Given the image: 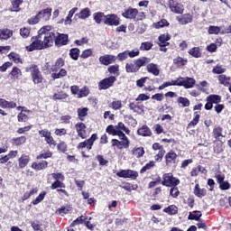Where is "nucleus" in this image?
Segmentation results:
<instances>
[{"label":"nucleus","mask_w":231,"mask_h":231,"mask_svg":"<svg viewBox=\"0 0 231 231\" xmlns=\"http://www.w3.org/2000/svg\"><path fill=\"white\" fill-rule=\"evenodd\" d=\"M88 111H89V109H88V107L78 109V116H79V120H81V122L84 121V116H88Z\"/></svg>","instance_id":"46"},{"label":"nucleus","mask_w":231,"mask_h":231,"mask_svg":"<svg viewBox=\"0 0 231 231\" xmlns=\"http://www.w3.org/2000/svg\"><path fill=\"white\" fill-rule=\"evenodd\" d=\"M162 180L164 187H177V185H180V180L176 179L172 173H165Z\"/></svg>","instance_id":"5"},{"label":"nucleus","mask_w":231,"mask_h":231,"mask_svg":"<svg viewBox=\"0 0 231 231\" xmlns=\"http://www.w3.org/2000/svg\"><path fill=\"white\" fill-rule=\"evenodd\" d=\"M30 27H23L20 29V35L23 39H28L30 37Z\"/></svg>","instance_id":"51"},{"label":"nucleus","mask_w":231,"mask_h":231,"mask_svg":"<svg viewBox=\"0 0 231 231\" xmlns=\"http://www.w3.org/2000/svg\"><path fill=\"white\" fill-rule=\"evenodd\" d=\"M208 102H211V104H219V102H221V96L210 95L208 97Z\"/></svg>","instance_id":"49"},{"label":"nucleus","mask_w":231,"mask_h":231,"mask_svg":"<svg viewBox=\"0 0 231 231\" xmlns=\"http://www.w3.org/2000/svg\"><path fill=\"white\" fill-rule=\"evenodd\" d=\"M52 98L54 100H66L68 98V94L59 91L53 94Z\"/></svg>","instance_id":"43"},{"label":"nucleus","mask_w":231,"mask_h":231,"mask_svg":"<svg viewBox=\"0 0 231 231\" xmlns=\"http://www.w3.org/2000/svg\"><path fill=\"white\" fill-rule=\"evenodd\" d=\"M28 113H30L29 110H25V109L21 110V113L18 114L17 116L18 122H27Z\"/></svg>","instance_id":"40"},{"label":"nucleus","mask_w":231,"mask_h":231,"mask_svg":"<svg viewBox=\"0 0 231 231\" xmlns=\"http://www.w3.org/2000/svg\"><path fill=\"white\" fill-rule=\"evenodd\" d=\"M109 107L114 109L115 111H120L122 109V101L121 100H114L110 105Z\"/></svg>","instance_id":"47"},{"label":"nucleus","mask_w":231,"mask_h":231,"mask_svg":"<svg viewBox=\"0 0 231 231\" xmlns=\"http://www.w3.org/2000/svg\"><path fill=\"white\" fill-rule=\"evenodd\" d=\"M132 153L135 156V158H142V156L145 154V150H143V147H134L132 150Z\"/></svg>","instance_id":"37"},{"label":"nucleus","mask_w":231,"mask_h":231,"mask_svg":"<svg viewBox=\"0 0 231 231\" xmlns=\"http://www.w3.org/2000/svg\"><path fill=\"white\" fill-rule=\"evenodd\" d=\"M28 163H30V155L23 154L18 159V165L20 169H24Z\"/></svg>","instance_id":"26"},{"label":"nucleus","mask_w":231,"mask_h":231,"mask_svg":"<svg viewBox=\"0 0 231 231\" xmlns=\"http://www.w3.org/2000/svg\"><path fill=\"white\" fill-rule=\"evenodd\" d=\"M165 158H166V165H171V163H174V162H176L178 155L174 152H170L165 155Z\"/></svg>","instance_id":"30"},{"label":"nucleus","mask_w":231,"mask_h":231,"mask_svg":"<svg viewBox=\"0 0 231 231\" xmlns=\"http://www.w3.org/2000/svg\"><path fill=\"white\" fill-rule=\"evenodd\" d=\"M126 73H136L139 70L136 63H126L125 65Z\"/></svg>","instance_id":"41"},{"label":"nucleus","mask_w":231,"mask_h":231,"mask_svg":"<svg viewBox=\"0 0 231 231\" xmlns=\"http://www.w3.org/2000/svg\"><path fill=\"white\" fill-rule=\"evenodd\" d=\"M137 134H139V136H151V134H152V132H151L149 126L143 125L137 130Z\"/></svg>","instance_id":"28"},{"label":"nucleus","mask_w":231,"mask_h":231,"mask_svg":"<svg viewBox=\"0 0 231 231\" xmlns=\"http://www.w3.org/2000/svg\"><path fill=\"white\" fill-rule=\"evenodd\" d=\"M10 77L12 80H19V79L23 77V72L21 71V69L14 67L11 70Z\"/></svg>","instance_id":"25"},{"label":"nucleus","mask_w":231,"mask_h":231,"mask_svg":"<svg viewBox=\"0 0 231 231\" xmlns=\"http://www.w3.org/2000/svg\"><path fill=\"white\" fill-rule=\"evenodd\" d=\"M64 66V60L62 58H59L54 65L51 66V70L53 72L51 74V79L53 80H56V79H62L63 77H66L68 75V71L64 69H60Z\"/></svg>","instance_id":"2"},{"label":"nucleus","mask_w":231,"mask_h":231,"mask_svg":"<svg viewBox=\"0 0 231 231\" xmlns=\"http://www.w3.org/2000/svg\"><path fill=\"white\" fill-rule=\"evenodd\" d=\"M12 3V12H19V10H21L19 8V6H21V5H23V0H11Z\"/></svg>","instance_id":"50"},{"label":"nucleus","mask_w":231,"mask_h":231,"mask_svg":"<svg viewBox=\"0 0 231 231\" xmlns=\"http://www.w3.org/2000/svg\"><path fill=\"white\" fill-rule=\"evenodd\" d=\"M215 178L217 179L221 190H228V189H230V183H228V181H225V175L216 174Z\"/></svg>","instance_id":"13"},{"label":"nucleus","mask_w":231,"mask_h":231,"mask_svg":"<svg viewBox=\"0 0 231 231\" xmlns=\"http://www.w3.org/2000/svg\"><path fill=\"white\" fill-rule=\"evenodd\" d=\"M168 41H171V36L169 33H164L159 36V46H169Z\"/></svg>","instance_id":"29"},{"label":"nucleus","mask_w":231,"mask_h":231,"mask_svg":"<svg viewBox=\"0 0 231 231\" xmlns=\"http://www.w3.org/2000/svg\"><path fill=\"white\" fill-rule=\"evenodd\" d=\"M122 15L125 19H136V15H138V10L133 7H130L125 12H124Z\"/></svg>","instance_id":"20"},{"label":"nucleus","mask_w":231,"mask_h":231,"mask_svg":"<svg viewBox=\"0 0 231 231\" xmlns=\"http://www.w3.org/2000/svg\"><path fill=\"white\" fill-rule=\"evenodd\" d=\"M173 63L176 64L179 68H181L182 66L187 65V60L181 58V57H177L173 60Z\"/></svg>","instance_id":"48"},{"label":"nucleus","mask_w":231,"mask_h":231,"mask_svg":"<svg viewBox=\"0 0 231 231\" xmlns=\"http://www.w3.org/2000/svg\"><path fill=\"white\" fill-rule=\"evenodd\" d=\"M38 16L40 17V20L42 19V21L48 22L50 19H51V8L48 7L46 9H42L38 13Z\"/></svg>","instance_id":"17"},{"label":"nucleus","mask_w":231,"mask_h":231,"mask_svg":"<svg viewBox=\"0 0 231 231\" xmlns=\"http://www.w3.org/2000/svg\"><path fill=\"white\" fill-rule=\"evenodd\" d=\"M151 48H152V42H142L140 50H142L143 51H149Z\"/></svg>","instance_id":"58"},{"label":"nucleus","mask_w":231,"mask_h":231,"mask_svg":"<svg viewBox=\"0 0 231 231\" xmlns=\"http://www.w3.org/2000/svg\"><path fill=\"white\" fill-rule=\"evenodd\" d=\"M40 22H41V18L38 14L27 20L28 24L30 25L39 24Z\"/></svg>","instance_id":"55"},{"label":"nucleus","mask_w":231,"mask_h":231,"mask_svg":"<svg viewBox=\"0 0 231 231\" xmlns=\"http://www.w3.org/2000/svg\"><path fill=\"white\" fill-rule=\"evenodd\" d=\"M169 8L173 14H183V5L174 1H169Z\"/></svg>","instance_id":"12"},{"label":"nucleus","mask_w":231,"mask_h":231,"mask_svg":"<svg viewBox=\"0 0 231 231\" xmlns=\"http://www.w3.org/2000/svg\"><path fill=\"white\" fill-rule=\"evenodd\" d=\"M66 185L62 182V180H56L51 184L52 190H55V189H65Z\"/></svg>","instance_id":"59"},{"label":"nucleus","mask_w":231,"mask_h":231,"mask_svg":"<svg viewBox=\"0 0 231 231\" xmlns=\"http://www.w3.org/2000/svg\"><path fill=\"white\" fill-rule=\"evenodd\" d=\"M164 26H169V22L165 19L153 23V28H156L157 30H160V28H164Z\"/></svg>","instance_id":"52"},{"label":"nucleus","mask_w":231,"mask_h":231,"mask_svg":"<svg viewBox=\"0 0 231 231\" xmlns=\"http://www.w3.org/2000/svg\"><path fill=\"white\" fill-rule=\"evenodd\" d=\"M194 194L198 198H203V197L207 196V189H199V184H196L195 189H194Z\"/></svg>","instance_id":"35"},{"label":"nucleus","mask_w":231,"mask_h":231,"mask_svg":"<svg viewBox=\"0 0 231 231\" xmlns=\"http://www.w3.org/2000/svg\"><path fill=\"white\" fill-rule=\"evenodd\" d=\"M119 139H112V147H116L120 150L122 149H129V138H127V136H125V134H121L119 136Z\"/></svg>","instance_id":"4"},{"label":"nucleus","mask_w":231,"mask_h":231,"mask_svg":"<svg viewBox=\"0 0 231 231\" xmlns=\"http://www.w3.org/2000/svg\"><path fill=\"white\" fill-rule=\"evenodd\" d=\"M154 165H155L154 161H151L150 162H148L145 166H143L141 169V173L143 174V172H145L146 171L152 169V167H154Z\"/></svg>","instance_id":"62"},{"label":"nucleus","mask_w":231,"mask_h":231,"mask_svg":"<svg viewBox=\"0 0 231 231\" xmlns=\"http://www.w3.org/2000/svg\"><path fill=\"white\" fill-rule=\"evenodd\" d=\"M115 82H116V78L115 76L106 78L99 82V89H109Z\"/></svg>","instance_id":"9"},{"label":"nucleus","mask_w":231,"mask_h":231,"mask_svg":"<svg viewBox=\"0 0 231 231\" xmlns=\"http://www.w3.org/2000/svg\"><path fill=\"white\" fill-rule=\"evenodd\" d=\"M188 53L195 59H199V57H201V50L199 49V47H193L189 51Z\"/></svg>","instance_id":"38"},{"label":"nucleus","mask_w":231,"mask_h":231,"mask_svg":"<svg viewBox=\"0 0 231 231\" xmlns=\"http://www.w3.org/2000/svg\"><path fill=\"white\" fill-rule=\"evenodd\" d=\"M54 40H55L56 46H66V44H68V35L67 34L58 33V36H55Z\"/></svg>","instance_id":"19"},{"label":"nucleus","mask_w":231,"mask_h":231,"mask_svg":"<svg viewBox=\"0 0 231 231\" xmlns=\"http://www.w3.org/2000/svg\"><path fill=\"white\" fill-rule=\"evenodd\" d=\"M208 32L209 35H219V33L221 32V27L211 25L208 27Z\"/></svg>","instance_id":"45"},{"label":"nucleus","mask_w":231,"mask_h":231,"mask_svg":"<svg viewBox=\"0 0 231 231\" xmlns=\"http://www.w3.org/2000/svg\"><path fill=\"white\" fill-rule=\"evenodd\" d=\"M218 82L223 86L228 87L231 84V79L230 77H226V75L222 74L218 76Z\"/></svg>","instance_id":"34"},{"label":"nucleus","mask_w":231,"mask_h":231,"mask_svg":"<svg viewBox=\"0 0 231 231\" xmlns=\"http://www.w3.org/2000/svg\"><path fill=\"white\" fill-rule=\"evenodd\" d=\"M179 104H181L183 107H189L190 106V101L187 97H179L178 98Z\"/></svg>","instance_id":"61"},{"label":"nucleus","mask_w":231,"mask_h":231,"mask_svg":"<svg viewBox=\"0 0 231 231\" xmlns=\"http://www.w3.org/2000/svg\"><path fill=\"white\" fill-rule=\"evenodd\" d=\"M116 60V57L113 55H104L99 57V62L105 66H109V64H113Z\"/></svg>","instance_id":"18"},{"label":"nucleus","mask_w":231,"mask_h":231,"mask_svg":"<svg viewBox=\"0 0 231 231\" xmlns=\"http://www.w3.org/2000/svg\"><path fill=\"white\" fill-rule=\"evenodd\" d=\"M146 69L148 73H152L154 77H158V75H160V68L157 64L150 63L147 65Z\"/></svg>","instance_id":"23"},{"label":"nucleus","mask_w":231,"mask_h":231,"mask_svg":"<svg viewBox=\"0 0 231 231\" xmlns=\"http://www.w3.org/2000/svg\"><path fill=\"white\" fill-rule=\"evenodd\" d=\"M12 143L13 145H16V146L23 145L26 143V136H20V137L14 138L12 140Z\"/></svg>","instance_id":"42"},{"label":"nucleus","mask_w":231,"mask_h":231,"mask_svg":"<svg viewBox=\"0 0 231 231\" xmlns=\"http://www.w3.org/2000/svg\"><path fill=\"white\" fill-rule=\"evenodd\" d=\"M90 16H91V10L88 7L82 9L79 14H75V17H78V19H82V20H86Z\"/></svg>","instance_id":"21"},{"label":"nucleus","mask_w":231,"mask_h":231,"mask_svg":"<svg viewBox=\"0 0 231 231\" xmlns=\"http://www.w3.org/2000/svg\"><path fill=\"white\" fill-rule=\"evenodd\" d=\"M0 107H2V109H14V107H17V104L0 98Z\"/></svg>","instance_id":"24"},{"label":"nucleus","mask_w":231,"mask_h":231,"mask_svg":"<svg viewBox=\"0 0 231 231\" xmlns=\"http://www.w3.org/2000/svg\"><path fill=\"white\" fill-rule=\"evenodd\" d=\"M32 43L25 47L26 51H35V50H44V48H50L53 43L44 40L41 36H37L36 38L32 37L31 39Z\"/></svg>","instance_id":"1"},{"label":"nucleus","mask_w":231,"mask_h":231,"mask_svg":"<svg viewBox=\"0 0 231 231\" xmlns=\"http://www.w3.org/2000/svg\"><path fill=\"white\" fill-rule=\"evenodd\" d=\"M116 176H118V178L136 180L138 178V171L133 170H121L116 173Z\"/></svg>","instance_id":"8"},{"label":"nucleus","mask_w":231,"mask_h":231,"mask_svg":"<svg viewBox=\"0 0 231 231\" xmlns=\"http://www.w3.org/2000/svg\"><path fill=\"white\" fill-rule=\"evenodd\" d=\"M93 18L95 23H97V24H101L102 21H106V15L102 12L94 13Z\"/></svg>","instance_id":"33"},{"label":"nucleus","mask_w":231,"mask_h":231,"mask_svg":"<svg viewBox=\"0 0 231 231\" xmlns=\"http://www.w3.org/2000/svg\"><path fill=\"white\" fill-rule=\"evenodd\" d=\"M79 55H80V50L77 48L70 50L69 56L71 57V59H73V60H78Z\"/></svg>","instance_id":"56"},{"label":"nucleus","mask_w":231,"mask_h":231,"mask_svg":"<svg viewBox=\"0 0 231 231\" xmlns=\"http://www.w3.org/2000/svg\"><path fill=\"white\" fill-rule=\"evenodd\" d=\"M225 71H226V69H225L222 65H217L212 69V73L215 75H221V73H225Z\"/></svg>","instance_id":"54"},{"label":"nucleus","mask_w":231,"mask_h":231,"mask_svg":"<svg viewBox=\"0 0 231 231\" xmlns=\"http://www.w3.org/2000/svg\"><path fill=\"white\" fill-rule=\"evenodd\" d=\"M177 21L180 24H189V23H192V15H190V14H186L181 17L178 16Z\"/></svg>","instance_id":"27"},{"label":"nucleus","mask_w":231,"mask_h":231,"mask_svg":"<svg viewBox=\"0 0 231 231\" xmlns=\"http://www.w3.org/2000/svg\"><path fill=\"white\" fill-rule=\"evenodd\" d=\"M97 140V134H94L91 135V137L85 142L79 143L78 145V149H88V151H91V147H93V143H95V141Z\"/></svg>","instance_id":"11"},{"label":"nucleus","mask_w":231,"mask_h":231,"mask_svg":"<svg viewBox=\"0 0 231 231\" xmlns=\"http://www.w3.org/2000/svg\"><path fill=\"white\" fill-rule=\"evenodd\" d=\"M38 37H41L43 41H47V42L53 44V41H55V33L51 32V25H45L42 27L38 32Z\"/></svg>","instance_id":"3"},{"label":"nucleus","mask_w":231,"mask_h":231,"mask_svg":"<svg viewBox=\"0 0 231 231\" xmlns=\"http://www.w3.org/2000/svg\"><path fill=\"white\" fill-rule=\"evenodd\" d=\"M104 23L108 26H118L120 24V18L116 14H107L105 16Z\"/></svg>","instance_id":"10"},{"label":"nucleus","mask_w":231,"mask_h":231,"mask_svg":"<svg viewBox=\"0 0 231 231\" xmlns=\"http://www.w3.org/2000/svg\"><path fill=\"white\" fill-rule=\"evenodd\" d=\"M89 95V88L83 87L79 89V93L78 94V98H84V97H88Z\"/></svg>","instance_id":"53"},{"label":"nucleus","mask_w":231,"mask_h":231,"mask_svg":"<svg viewBox=\"0 0 231 231\" xmlns=\"http://www.w3.org/2000/svg\"><path fill=\"white\" fill-rule=\"evenodd\" d=\"M164 212H166V214H170V216H174L178 214V207L175 205L169 206L168 208H164Z\"/></svg>","instance_id":"44"},{"label":"nucleus","mask_w":231,"mask_h":231,"mask_svg":"<svg viewBox=\"0 0 231 231\" xmlns=\"http://www.w3.org/2000/svg\"><path fill=\"white\" fill-rule=\"evenodd\" d=\"M129 108L131 111H134V113H137V115H143L145 113V106L142 104L130 103Z\"/></svg>","instance_id":"16"},{"label":"nucleus","mask_w":231,"mask_h":231,"mask_svg":"<svg viewBox=\"0 0 231 231\" xmlns=\"http://www.w3.org/2000/svg\"><path fill=\"white\" fill-rule=\"evenodd\" d=\"M149 62H151V59L143 57L135 60V65L137 69H140L142 66H145V64H149Z\"/></svg>","instance_id":"36"},{"label":"nucleus","mask_w":231,"mask_h":231,"mask_svg":"<svg viewBox=\"0 0 231 231\" xmlns=\"http://www.w3.org/2000/svg\"><path fill=\"white\" fill-rule=\"evenodd\" d=\"M14 35V32L10 29H0V41H8Z\"/></svg>","instance_id":"22"},{"label":"nucleus","mask_w":231,"mask_h":231,"mask_svg":"<svg viewBox=\"0 0 231 231\" xmlns=\"http://www.w3.org/2000/svg\"><path fill=\"white\" fill-rule=\"evenodd\" d=\"M195 84H196V79L192 78H184L182 86L183 88H185V89H190V88H194Z\"/></svg>","instance_id":"32"},{"label":"nucleus","mask_w":231,"mask_h":231,"mask_svg":"<svg viewBox=\"0 0 231 231\" xmlns=\"http://www.w3.org/2000/svg\"><path fill=\"white\" fill-rule=\"evenodd\" d=\"M8 57L10 60H14V62H15L16 64H19V62H21V58L19 57V54L15 52H11Z\"/></svg>","instance_id":"60"},{"label":"nucleus","mask_w":231,"mask_h":231,"mask_svg":"<svg viewBox=\"0 0 231 231\" xmlns=\"http://www.w3.org/2000/svg\"><path fill=\"white\" fill-rule=\"evenodd\" d=\"M75 127L78 133V136H79V138H82L83 140H86V138H88V133L86 132V125L84 123H77Z\"/></svg>","instance_id":"14"},{"label":"nucleus","mask_w":231,"mask_h":231,"mask_svg":"<svg viewBox=\"0 0 231 231\" xmlns=\"http://www.w3.org/2000/svg\"><path fill=\"white\" fill-rule=\"evenodd\" d=\"M30 71L33 84H42L43 79L42 74H41V70H39V68H37V66H32L30 68Z\"/></svg>","instance_id":"6"},{"label":"nucleus","mask_w":231,"mask_h":231,"mask_svg":"<svg viewBox=\"0 0 231 231\" xmlns=\"http://www.w3.org/2000/svg\"><path fill=\"white\" fill-rule=\"evenodd\" d=\"M86 219H88V217L81 216L71 223V226H75V225H80V223H84Z\"/></svg>","instance_id":"64"},{"label":"nucleus","mask_w":231,"mask_h":231,"mask_svg":"<svg viewBox=\"0 0 231 231\" xmlns=\"http://www.w3.org/2000/svg\"><path fill=\"white\" fill-rule=\"evenodd\" d=\"M46 197V191H42L39 196L32 200V205H39V203H41V201H42L44 199V198Z\"/></svg>","instance_id":"57"},{"label":"nucleus","mask_w":231,"mask_h":231,"mask_svg":"<svg viewBox=\"0 0 231 231\" xmlns=\"http://www.w3.org/2000/svg\"><path fill=\"white\" fill-rule=\"evenodd\" d=\"M48 167V162L42 161L41 162H32V169L34 171H42V169H46Z\"/></svg>","instance_id":"31"},{"label":"nucleus","mask_w":231,"mask_h":231,"mask_svg":"<svg viewBox=\"0 0 231 231\" xmlns=\"http://www.w3.org/2000/svg\"><path fill=\"white\" fill-rule=\"evenodd\" d=\"M213 136L216 140H221L223 138V128L217 126L213 129Z\"/></svg>","instance_id":"39"},{"label":"nucleus","mask_w":231,"mask_h":231,"mask_svg":"<svg viewBox=\"0 0 231 231\" xmlns=\"http://www.w3.org/2000/svg\"><path fill=\"white\" fill-rule=\"evenodd\" d=\"M51 176L56 181H64V175L62 173H52L51 175H48V178Z\"/></svg>","instance_id":"63"},{"label":"nucleus","mask_w":231,"mask_h":231,"mask_svg":"<svg viewBox=\"0 0 231 231\" xmlns=\"http://www.w3.org/2000/svg\"><path fill=\"white\" fill-rule=\"evenodd\" d=\"M39 134L42 138H45V142L50 145V147H55V145H57L53 136H51V132L47 129H42L39 131Z\"/></svg>","instance_id":"7"},{"label":"nucleus","mask_w":231,"mask_h":231,"mask_svg":"<svg viewBox=\"0 0 231 231\" xmlns=\"http://www.w3.org/2000/svg\"><path fill=\"white\" fill-rule=\"evenodd\" d=\"M184 78L180 77L179 79L168 82H164L162 85L159 87V89H165V88H169V86H183Z\"/></svg>","instance_id":"15"}]
</instances>
